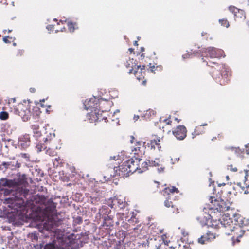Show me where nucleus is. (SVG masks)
Returning <instances> with one entry per match:
<instances>
[{"mask_svg":"<svg viewBox=\"0 0 249 249\" xmlns=\"http://www.w3.org/2000/svg\"><path fill=\"white\" fill-rule=\"evenodd\" d=\"M28 185L27 182L24 180L17 181V194L18 193H19L24 197H26L29 192V189L26 188V185Z\"/></svg>","mask_w":249,"mask_h":249,"instance_id":"f8f14e48","label":"nucleus"},{"mask_svg":"<svg viewBox=\"0 0 249 249\" xmlns=\"http://www.w3.org/2000/svg\"><path fill=\"white\" fill-rule=\"evenodd\" d=\"M43 232L46 231L49 232L45 236L46 237L53 236L54 239L52 243L47 244L44 249H64L63 246L65 242L64 241V231L60 229H55L53 226V221H50L48 224L44 225Z\"/></svg>","mask_w":249,"mask_h":249,"instance_id":"f03ea898","label":"nucleus"},{"mask_svg":"<svg viewBox=\"0 0 249 249\" xmlns=\"http://www.w3.org/2000/svg\"><path fill=\"white\" fill-rule=\"evenodd\" d=\"M223 138V136L222 134H218L217 136L213 137L212 138V141H214L216 140H220Z\"/></svg>","mask_w":249,"mask_h":249,"instance_id":"8fccbe9b","label":"nucleus"},{"mask_svg":"<svg viewBox=\"0 0 249 249\" xmlns=\"http://www.w3.org/2000/svg\"><path fill=\"white\" fill-rule=\"evenodd\" d=\"M173 204H174V203L171 201V196H167L164 202V205L166 208H169L171 206H173Z\"/></svg>","mask_w":249,"mask_h":249,"instance_id":"4c0bfd02","label":"nucleus"},{"mask_svg":"<svg viewBox=\"0 0 249 249\" xmlns=\"http://www.w3.org/2000/svg\"><path fill=\"white\" fill-rule=\"evenodd\" d=\"M249 188L248 187V186H247L246 187V189L244 191V193L245 194H249Z\"/></svg>","mask_w":249,"mask_h":249,"instance_id":"4d7b16f0","label":"nucleus"},{"mask_svg":"<svg viewBox=\"0 0 249 249\" xmlns=\"http://www.w3.org/2000/svg\"><path fill=\"white\" fill-rule=\"evenodd\" d=\"M113 202V205H117L120 209H123L125 207V202L123 199H119V197L114 198Z\"/></svg>","mask_w":249,"mask_h":249,"instance_id":"7c9ffc66","label":"nucleus"},{"mask_svg":"<svg viewBox=\"0 0 249 249\" xmlns=\"http://www.w3.org/2000/svg\"><path fill=\"white\" fill-rule=\"evenodd\" d=\"M19 156H21L22 158L25 159V160L26 161H28L30 160H29V155L26 153H21Z\"/></svg>","mask_w":249,"mask_h":249,"instance_id":"09e8293b","label":"nucleus"},{"mask_svg":"<svg viewBox=\"0 0 249 249\" xmlns=\"http://www.w3.org/2000/svg\"><path fill=\"white\" fill-rule=\"evenodd\" d=\"M149 232L150 234L153 236H156L163 232V229L159 228L157 226V224H151L148 228Z\"/></svg>","mask_w":249,"mask_h":249,"instance_id":"6ab92c4d","label":"nucleus"},{"mask_svg":"<svg viewBox=\"0 0 249 249\" xmlns=\"http://www.w3.org/2000/svg\"><path fill=\"white\" fill-rule=\"evenodd\" d=\"M129 52L131 53H134V49L133 48H129Z\"/></svg>","mask_w":249,"mask_h":249,"instance_id":"0e129e2a","label":"nucleus"},{"mask_svg":"<svg viewBox=\"0 0 249 249\" xmlns=\"http://www.w3.org/2000/svg\"><path fill=\"white\" fill-rule=\"evenodd\" d=\"M43 143L38 142L36 145V148L37 149L38 152H41L45 150L46 154L50 156L53 157L57 155V152L54 149L53 144V140L47 138H44Z\"/></svg>","mask_w":249,"mask_h":249,"instance_id":"423d86ee","label":"nucleus"},{"mask_svg":"<svg viewBox=\"0 0 249 249\" xmlns=\"http://www.w3.org/2000/svg\"><path fill=\"white\" fill-rule=\"evenodd\" d=\"M99 106L97 111L101 110L103 113L109 110L111 106V103L107 100L101 99L99 100Z\"/></svg>","mask_w":249,"mask_h":249,"instance_id":"dca6fc26","label":"nucleus"},{"mask_svg":"<svg viewBox=\"0 0 249 249\" xmlns=\"http://www.w3.org/2000/svg\"><path fill=\"white\" fill-rule=\"evenodd\" d=\"M244 172L245 173V182H246V181L247 180V178L248 177V172H249V170H244Z\"/></svg>","mask_w":249,"mask_h":249,"instance_id":"864d4df0","label":"nucleus"},{"mask_svg":"<svg viewBox=\"0 0 249 249\" xmlns=\"http://www.w3.org/2000/svg\"><path fill=\"white\" fill-rule=\"evenodd\" d=\"M136 60H134L133 58H129L126 62L125 65L127 68H129L128 73L129 74H132L133 71L138 68L139 66L135 63Z\"/></svg>","mask_w":249,"mask_h":249,"instance_id":"412c9836","label":"nucleus"},{"mask_svg":"<svg viewBox=\"0 0 249 249\" xmlns=\"http://www.w3.org/2000/svg\"><path fill=\"white\" fill-rule=\"evenodd\" d=\"M30 102L24 100L19 103L17 107V113L24 121H27L31 116Z\"/></svg>","mask_w":249,"mask_h":249,"instance_id":"6e6552de","label":"nucleus"},{"mask_svg":"<svg viewBox=\"0 0 249 249\" xmlns=\"http://www.w3.org/2000/svg\"><path fill=\"white\" fill-rule=\"evenodd\" d=\"M127 163V160L124 161L121 165L119 166V170L124 175H129L131 173V172L129 171V166H127L128 164Z\"/></svg>","mask_w":249,"mask_h":249,"instance_id":"a878e982","label":"nucleus"},{"mask_svg":"<svg viewBox=\"0 0 249 249\" xmlns=\"http://www.w3.org/2000/svg\"><path fill=\"white\" fill-rule=\"evenodd\" d=\"M160 142L161 139L160 137L154 138L153 140H151L149 141V142L147 143V146L148 148L151 149H155L157 148L159 151L160 150L161 146H160Z\"/></svg>","mask_w":249,"mask_h":249,"instance_id":"a211bd4d","label":"nucleus"},{"mask_svg":"<svg viewBox=\"0 0 249 249\" xmlns=\"http://www.w3.org/2000/svg\"><path fill=\"white\" fill-rule=\"evenodd\" d=\"M12 196L5 199L4 203L7 205L5 218L11 223L13 229L16 225V179H9L6 178L0 180V196Z\"/></svg>","mask_w":249,"mask_h":249,"instance_id":"f257e3e1","label":"nucleus"},{"mask_svg":"<svg viewBox=\"0 0 249 249\" xmlns=\"http://www.w3.org/2000/svg\"><path fill=\"white\" fill-rule=\"evenodd\" d=\"M141 161V159L138 158H131L127 160V164H128L127 166H129V171L131 172V174L136 171L139 173V164Z\"/></svg>","mask_w":249,"mask_h":249,"instance_id":"4468645a","label":"nucleus"},{"mask_svg":"<svg viewBox=\"0 0 249 249\" xmlns=\"http://www.w3.org/2000/svg\"><path fill=\"white\" fill-rule=\"evenodd\" d=\"M207 57L210 58H216L218 57L216 49L213 47L208 48L205 52Z\"/></svg>","mask_w":249,"mask_h":249,"instance_id":"393cba45","label":"nucleus"},{"mask_svg":"<svg viewBox=\"0 0 249 249\" xmlns=\"http://www.w3.org/2000/svg\"><path fill=\"white\" fill-rule=\"evenodd\" d=\"M168 209L169 212L173 214H177L179 213V209L176 204H173Z\"/></svg>","mask_w":249,"mask_h":249,"instance_id":"e433bc0d","label":"nucleus"},{"mask_svg":"<svg viewBox=\"0 0 249 249\" xmlns=\"http://www.w3.org/2000/svg\"><path fill=\"white\" fill-rule=\"evenodd\" d=\"M3 215H2V213L1 212V210L0 209V217H3Z\"/></svg>","mask_w":249,"mask_h":249,"instance_id":"69168bd1","label":"nucleus"},{"mask_svg":"<svg viewBox=\"0 0 249 249\" xmlns=\"http://www.w3.org/2000/svg\"><path fill=\"white\" fill-rule=\"evenodd\" d=\"M219 22L224 27L228 28L230 26L229 22L226 18H222L219 19Z\"/></svg>","mask_w":249,"mask_h":249,"instance_id":"ea45409f","label":"nucleus"},{"mask_svg":"<svg viewBox=\"0 0 249 249\" xmlns=\"http://www.w3.org/2000/svg\"><path fill=\"white\" fill-rule=\"evenodd\" d=\"M187 129L183 125H179L172 130L174 136L179 140H183L187 136Z\"/></svg>","mask_w":249,"mask_h":249,"instance_id":"9d476101","label":"nucleus"},{"mask_svg":"<svg viewBox=\"0 0 249 249\" xmlns=\"http://www.w3.org/2000/svg\"><path fill=\"white\" fill-rule=\"evenodd\" d=\"M46 207L43 210V213L47 218V221L43 224V229H44V225L48 224L50 221H53V226L55 227V229H58V222H56L52 216L55 213L56 211V206L52 201H49Z\"/></svg>","mask_w":249,"mask_h":249,"instance_id":"0eeeda50","label":"nucleus"},{"mask_svg":"<svg viewBox=\"0 0 249 249\" xmlns=\"http://www.w3.org/2000/svg\"><path fill=\"white\" fill-rule=\"evenodd\" d=\"M162 192L163 196H171L174 193H178L179 190L175 186H170L165 188Z\"/></svg>","mask_w":249,"mask_h":249,"instance_id":"4be33fe9","label":"nucleus"},{"mask_svg":"<svg viewBox=\"0 0 249 249\" xmlns=\"http://www.w3.org/2000/svg\"><path fill=\"white\" fill-rule=\"evenodd\" d=\"M228 224L233 225L232 221L230 218H223L222 220L220 221V226H226Z\"/></svg>","mask_w":249,"mask_h":249,"instance_id":"58836bf2","label":"nucleus"},{"mask_svg":"<svg viewBox=\"0 0 249 249\" xmlns=\"http://www.w3.org/2000/svg\"><path fill=\"white\" fill-rule=\"evenodd\" d=\"M149 162H150V163L149 164V167L159 166L160 165V161L158 160L157 161H156V160H154V161L151 160V161L149 160Z\"/></svg>","mask_w":249,"mask_h":249,"instance_id":"c03bdc74","label":"nucleus"},{"mask_svg":"<svg viewBox=\"0 0 249 249\" xmlns=\"http://www.w3.org/2000/svg\"><path fill=\"white\" fill-rule=\"evenodd\" d=\"M32 128L36 137H39L41 135V131L39 130V126L38 125L33 124L32 125Z\"/></svg>","mask_w":249,"mask_h":249,"instance_id":"2f4dec72","label":"nucleus"},{"mask_svg":"<svg viewBox=\"0 0 249 249\" xmlns=\"http://www.w3.org/2000/svg\"><path fill=\"white\" fill-rule=\"evenodd\" d=\"M229 149L238 154H240L242 153V151L239 147H231L229 148Z\"/></svg>","mask_w":249,"mask_h":249,"instance_id":"49530a36","label":"nucleus"},{"mask_svg":"<svg viewBox=\"0 0 249 249\" xmlns=\"http://www.w3.org/2000/svg\"><path fill=\"white\" fill-rule=\"evenodd\" d=\"M175 120L178 122V123H179L180 121V119H178V118H175Z\"/></svg>","mask_w":249,"mask_h":249,"instance_id":"338daca9","label":"nucleus"},{"mask_svg":"<svg viewBox=\"0 0 249 249\" xmlns=\"http://www.w3.org/2000/svg\"><path fill=\"white\" fill-rule=\"evenodd\" d=\"M234 227L233 225H229L228 224L226 226H220L219 225V227L221 231L226 235H229L231 234V232L233 227Z\"/></svg>","mask_w":249,"mask_h":249,"instance_id":"b1692460","label":"nucleus"},{"mask_svg":"<svg viewBox=\"0 0 249 249\" xmlns=\"http://www.w3.org/2000/svg\"><path fill=\"white\" fill-rule=\"evenodd\" d=\"M35 89H32V88H31L30 89V91L31 92H35Z\"/></svg>","mask_w":249,"mask_h":249,"instance_id":"774afa93","label":"nucleus"},{"mask_svg":"<svg viewBox=\"0 0 249 249\" xmlns=\"http://www.w3.org/2000/svg\"><path fill=\"white\" fill-rule=\"evenodd\" d=\"M145 66L143 65L142 67H141L140 65L138 66V68H136L133 73L135 75V77L139 81H142V84L145 85L146 83V79L145 78L146 74V71L145 69Z\"/></svg>","mask_w":249,"mask_h":249,"instance_id":"9b49d317","label":"nucleus"},{"mask_svg":"<svg viewBox=\"0 0 249 249\" xmlns=\"http://www.w3.org/2000/svg\"><path fill=\"white\" fill-rule=\"evenodd\" d=\"M67 26L70 32H73L75 29L77 28L76 23L71 21L68 22Z\"/></svg>","mask_w":249,"mask_h":249,"instance_id":"f704fd0d","label":"nucleus"},{"mask_svg":"<svg viewBox=\"0 0 249 249\" xmlns=\"http://www.w3.org/2000/svg\"><path fill=\"white\" fill-rule=\"evenodd\" d=\"M162 70V67L161 65L155 66L154 65H151V63L149 64V68L148 69V71L153 73H156V72L160 71Z\"/></svg>","mask_w":249,"mask_h":249,"instance_id":"c756f323","label":"nucleus"},{"mask_svg":"<svg viewBox=\"0 0 249 249\" xmlns=\"http://www.w3.org/2000/svg\"><path fill=\"white\" fill-rule=\"evenodd\" d=\"M77 220H78V223H79V224L82 222V218L81 217L77 218Z\"/></svg>","mask_w":249,"mask_h":249,"instance_id":"bf43d9fd","label":"nucleus"},{"mask_svg":"<svg viewBox=\"0 0 249 249\" xmlns=\"http://www.w3.org/2000/svg\"><path fill=\"white\" fill-rule=\"evenodd\" d=\"M14 40V38H13L12 37H10L9 36H6L3 38V41L5 43H9L12 41L13 42Z\"/></svg>","mask_w":249,"mask_h":249,"instance_id":"a18cd8bd","label":"nucleus"},{"mask_svg":"<svg viewBox=\"0 0 249 249\" xmlns=\"http://www.w3.org/2000/svg\"><path fill=\"white\" fill-rule=\"evenodd\" d=\"M202 59L203 62L207 63V65L212 68L211 72L214 79L217 80L221 77V79L218 81L221 85H224L228 83L231 75V71L225 65L211 61L208 62L204 60V58Z\"/></svg>","mask_w":249,"mask_h":249,"instance_id":"7ed1b4c3","label":"nucleus"},{"mask_svg":"<svg viewBox=\"0 0 249 249\" xmlns=\"http://www.w3.org/2000/svg\"><path fill=\"white\" fill-rule=\"evenodd\" d=\"M206 234L207 236H208L207 240H209V241L215 238V234L211 231H208Z\"/></svg>","mask_w":249,"mask_h":249,"instance_id":"79ce46f5","label":"nucleus"},{"mask_svg":"<svg viewBox=\"0 0 249 249\" xmlns=\"http://www.w3.org/2000/svg\"><path fill=\"white\" fill-rule=\"evenodd\" d=\"M204 132L205 129L203 127H202V125H198L196 126L195 128L193 135H199L204 133Z\"/></svg>","mask_w":249,"mask_h":249,"instance_id":"473e14b6","label":"nucleus"},{"mask_svg":"<svg viewBox=\"0 0 249 249\" xmlns=\"http://www.w3.org/2000/svg\"><path fill=\"white\" fill-rule=\"evenodd\" d=\"M236 222L237 223L236 224L235 226L233 227V229L230 234L232 236V240L233 245L240 242V238H241L245 233V231L243 229L242 227L248 224V221L241 216L238 217Z\"/></svg>","mask_w":249,"mask_h":249,"instance_id":"20e7f679","label":"nucleus"},{"mask_svg":"<svg viewBox=\"0 0 249 249\" xmlns=\"http://www.w3.org/2000/svg\"><path fill=\"white\" fill-rule=\"evenodd\" d=\"M191 55H192V54L191 53H187L186 54H183L182 55V57L183 59L188 58H190Z\"/></svg>","mask_w":249,"mask_h":249,"instance_id":"603ef678","label":"nucleus"},{"mask_svg":"<svg viewBox=\"0 0 249 249\" xmlns=\"http://www.w3.org/2000/svg\"><path fill=\"white\" fill-rule=\"evenodd\" d=\"M2 165L4 166L7 170H14L16 168V165H15L14 162H3Z\"/></svg>","mask_w":249,"mask_h":249,"instance_id":"72a5a7b5","label":"nucleus"},{"mask_svg":"<svg viewBox=\"0 0 249 249\" xmlns=\"http://www.w3.org/2000/svg\"><path fill=\"white\" fill-rule=\"evenodd\" d=\"M64 22H66V20H64V21H63V20H60L59 21V22H58V23H57V24H60V23H61L62 24H63Z\"/></svg>","mask_w":249,"mask_h":249,"instance_id":"680f3d73","label":"nucleus"},{"mask_svg":"<svg viewBox=\"0 0 249 249\" xmlns=\"http://www.w3.org/2000/svg\"><path fill=\"white\" fill-rule=\"evenodd\" d=\"M30 142V138L28 135L24 136L18 138V146L21 148L24 149L29 146Z\"/></svg>","mask_w":249,"mask_h":249,"instance_id":"aec40b11","label":"nucleus"},{"mask_svg":"<svg viewBox=\"0 0 249 249\" xmlns=\"http://www.w3.org/2000/svg\"><path fill=\"white\" fill-rule=\"evenodd\" d=\"M134 244L130 242L125 243L124 245H120L118 247H115L113 249H135L134 248Z\"/></svg>","mask_w":249,"mask_h":249,"instance_id":"cd10ccee","label":"nucleus"},{"mask_svg":"<svg viewBox=\"0 0 249 249\" xmlns=\"http://www.w3.org/2000/svg\"><path fill=\"white\" fill-rule=\"evenodd\" d=\"M99 100L98 99L93 98H90L87 102L85 101L84 103V106L86 110H91V111H96L98 110L99 106Z\"/></svg>","mask_w":249,"mask_h":249,"instance_id":"ddd939ff","label":"nucleus"},{"mask_svg":"<svg viewBox=\"0 0 249 249\" xmlns=\"http://www.w3.org/2000/svg\"><path fill=\"white\" fill-rule=\"evenodd\" d=\"M246 147V153L247 154H249V143H248L245 145Z\"/></svg>","mask_w":249,"mask_h":249,"instance_id":"5fc2aeb1","label":"nucleus"},{"mask_svg":"<svg viewBox=\"0 0 249 249\" xmlns=\"http://www.w3.org/2000/svg\"><path fill=\"white\" fill-rule=\"evenodd\" d=\"M139 118V116H134V119L135 120V121H137L138 119Z\"/></svg>","mask_w":249,"mask_h":249,"instance_id":"052dcab7","label":"nucleus"},{"mask_svg":"<svg viewBox=\"0 0 249 249\" xmlns=\"http://www.w3.org/2000/svg\"><path fill=\"white\" fill-rule=\"evenodd\" d=\"M183 247H184V249H192L191 248H190L189 245H184Z\"/></svg>","mask_w":249,"mask_h":249,"instance_id":"13d9d810","label":"nucleus"},{"mask_svg":"<svg viewBox=\"0 0 249 249\" xmlns=\"http://www.w3.org/2000/svg\"><path fill=\"white\" fill-rule=\"evenodd\" d=\"M210 201L209 204V209L210 210V216L213 217L212 214L213 213H220L229 210V206L227 204L221 199H216L213 196H211L209 198Z\"/></svg>","mask_w":249,"mask_h":249,"instance_id":"39448f33","label":"nucleus"},{"mask_svg":"<svg viewBox=\"0 0 249 249\" xmlns=\"http://www.w3.org/2000/svg\"><path fill=\"white\" fill-rule=\"evenodd\" d=\"M145 142L142 141L137 142L134 149L133 151H135V154L138 155L139 156H142L144 153L145 147L144 144Z\"/></svg>","mask_w":249,"mask_h":249,"instance_id":"f3484780","label":"nucleus"},{"mask_svg":"<svg viewBox=\"0 0 249 249\" xmlns=\"http://www.w3.org/2000/svg\"><path fill=\"white\" fill-rule=\"evenodd\" d=\"M149 160H147L142 163L141 166L139 165V173H142L147 171L148 169V167H149Z\"/></svg>","mask_w":249,"mask_h":249,"instance_id":"c85d7f7f","label":"nucleus"},{"mask_svg":"<svg viewBox=\"0 0 249 249\" xmlns=\"http://www.w3.org/2000/svg\"><path fill=\"white\" fill-rule=\"evenodd\" d=\"M229 10L234 15L235 20L245 19V15L243 10L239 9L234 6H230L229 7Z\"/></svg>","mask_w":249,"mask_h":249,"instance_id":"2eb2a0df","label":"nucleus"},{"mask_svg":"<svg viewBox=\"0 0 249 249\" xmlns=\"http://www.w3.org/2000/svg\"><path fill=\"white\" fill-rule=\"evenodd\" d=\"M8 117V113L7 112L1 111L0 112V119L2 120H6Z\"/></svg>","mask_w":249,"mask_h":249,"instance_id":"37998d69","label":"nucleus"},{"mask_svg":"<svg viewBox=\"0 0 249 249\" xmlns=\"http://www.w3.org/2000/svg\"><path fill=\"white\" fill-rule=\"evenodd\" d=\"M100 111H92L88 114L87 117L90 123H95V125H104L105 123L110 122L108 120L107 117L103 113H100Z\"/></svg>","mask_w":249,"mask_h":249,"instance_id":"1a4fd4ad","label":"nucleus"},{"mask_svg":"<svg viewBox=\"0 0 249 249\" xmlns=\"http://www.w3.org/2000/svg\"><path fill=\"white\" fill-rule=\"evenodd\" d=\"M15 239L16 238H14L13 232H11V235L8 236L7 249H16Z\"/></svg>","mask_w":249,"mask_h":249,"instance_id":"5701e85b","label":"nucleus"},{"mask_svg":"<svg viewBox=\"0 0 249 249\" xmlns=\"http://www.w3.org/2000/svg\"><path fill=\"white\" fill-rule=\"evenodd\" d=\"M34 200L36 203L45 204L46 197L44 195H36L34 197Z\"/></svg>","mask_w":249,"mask_h":249,"instance_id":"bb28decb","label":"nucleus"},{"mask_svg":"<svg viewBox=\"0 0 249 249\" xmlns=\"http://www.w3.org/2000/svg\"><path fill=\"white\" fill-rule=\"evenodd\" d=\"M164 122L166 123L167 124L171 125L172 123V121L169 120L168 119H165Z\"/></svg>","mask_w":249,"mask_h":249,"instance_id":"6e6d98bb","label":"nucleus"},{"mask_svg":"<svg viewBox=\"0 0 249 249\" xmlns=\"http://www.w3.org/2000/svg\"><path fill=\"white\" fill-rule=\"evenodd\" d=\"M181 234L184 237L187 236L188 235V232L185 229H182L181 230Z\"/></svg>","mask_w":249,"mask_h":249,"instance_id":"3c124183","label":"nucleus"},{"mask_svg":"<svg viewBox=\"0 0 249 249\" xmlns=\"http://www.w3.org/2000/svg\"><path fill=\"white\" fill-rule=\"evenodd\" d=\"M134 231H135V232L136 233H138L139 232L138 231L139 230L138 228H134Z\"/></svg>","mask_w":249,"mask_h":249,"instance_id":"e2e57ef3","label":"nucleus"},{"mask_svg":"<svg viewBox=\"0 0 249 249\" xmlns=\"http://www.w3.org/2000/svg\"><path fill=\"white\" fill-rule=\"evenodd\" d=\"M227 169L232 172H237V168L232 164L227 165Z\"/></svg>","mask_w":249,"mask_h":249,"instance_id":"de8ad7c7","label":"nucleus"},{"mask_svg":"<svg viewBox=\"0 0 249 249\" xmlns=\"http://www.w3.org/2000/svg\"><path fill=\"white\" fill-rule=\"evenodd\" d=\"M208 236H207V234L201 236L198 240V241L199 243H201L202 244H205L206 242L209 241V240H207Z\"/></svg>","mask_w":249,"mask_h":249,"instance_id":"a19ab883","label":"nucleus"},{"mask_svg":"<svg viewBox=\"0 0 249 249\" xmlns=\"http://www.w3.org/2000/svg\"><path fill=\"white\" fill-rule=\"evenodd\" d=\"M53 164L54 167H58L59 166H62L64 164V161L60 157L56 158L53 161Z\"/></svg>","mask_w":249,"mask_h":249,"instance_id":"c9c22d12","label":"nucleus"}]
</instances>
